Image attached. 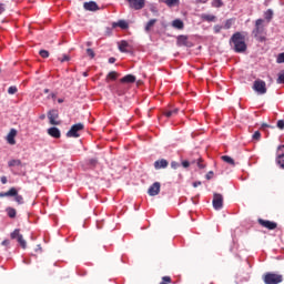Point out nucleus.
I'll use <instances>...</instances> for the list:
<instances>
[{"mask_svg": "<svg viewBox=\"0 0 284 284\" xmlns=\"http://www.w3.org/2000/svg\"><path fill=\"white\" fill-rule=\"evenodd\" d=\"M48 119H49V123L51 125H61V121H58L57 119H59V111L53 109L50 110L48 112Z\"/></svg>", "mask_w": 284, "mask_h": 284, "instance_id": "nucleus-7", "label": "nucleus"}, {"mask_svg": "<svg viewBox=\"0 0 284 284\" xmlns=\"http://www.w3.org/2000/svg\"><path fill=\"white\" fill-rule=\"evenodd\" d=\"M205 179L207 181H211V179H214V171H210L209 173H206Z\"/></svg>", "mask_w": 284, "mask_h": 284, "instance_id": "nucleus-44", "label": "nucleus"}, {"mask_svg": "<svg viewBox=\"0 0 284 284\" xmlns=\"http://www.w3.org/2000/svg\"><path fill=\"white\" fill-rule=\"evenodd\" d=\"M14 136H17V131L14 129H11L7 135V142L9 143V145L17 144V140H14Z\"/></svg>", "mask_w": 284, "mask_h": 284, "instance_id": "nucleus-15", "label": "nucleus"}, {"mask_svg": "<svg viewBox=\"0 0 284 284\" xmlns=\"http://www.w3.org/2000/svg\"><path fill=\"white\" fill-rule=\"evenodd\" d=\"M121 28L122 30H128V28H130V26L128 24V22L125 20H120L118 21V23H113V28Z\"/></svg>", "mask_w": 284, "mask_h": 284, "instance_id": "nucleus-18", "label": "nucleus"}, {"mask_svg": "<svg viewBox=\"0 0 284 284\" xmlns=\"http://www.w3.org/2000/svg\"><path fill=\"white\" fill-rule=\"evenodd\" d=\"M253 90L257 94H267V84L265 83V81L257 79L253 83Z\"/></svg>", "mask_w": 284, "mask_h": 284, "instance_id": "nucleus-5", "label": "nucleus"}, {"mask_svg": "<svg viewBox=\"0 0 284 284\" xmlns=\"http://www.w3.org/2000/svg\"><path fill=\"white\" fill-rule=\"evenodd\" d=\"M87 54H88V57H90V59H94V57H95L94 50H92V49H87Z\"/></svg>", "mask_w": 284, "mask_h": 284, "instance_id": "nucleus-42", "label": "nucleus"}, {"mask_svg": "<svg viewBox=\"0 0 284 284\" xmlns=\"http://www.w3.org/2000/svg\"><path fill=\"white\" fill-rule=\"evenodd\" d=\"M221 30H223V27H221L219 24L214 27L215 34H219V32H221Z\"/></svg>", "mask_w": 284, "mask_h": 284, "instance_id": "nucleus-47", "label": "nucleus"}, {"mask_svg": "<svg viewBox=\"0 0 284 284\" xmlns=\"http://www.w3.org/2000/svg\"><path fill=\"white\" fill-rule=\"evenodd\" d=\"M222 161H224V163H229V165H235L234 159L230 155H223Z\"/></svg>", "mask_w": 284, "mask_h": 284, "instance_id": "nucleus-28", "label": "nucleus"}, {"mask_svg": "<svg viewBox=\"0 0 284 284\" xmlns=\"http://www.w3.org/2000/svg\"><path fill=\"white\" fill-rule=\"evenodd\" d=\"M275 163L281 170H284V158H275Z\"/></svg>", "mask_w": 284, "mask_h": 284, "instance_id": "nucleus-34", "label": "nucleus"}, {"mask_svg": "<svg viewBox=\"0 0 284 284\" xmlns=\"http://www.w3.org/2000/svg\"><path fill=\"white\" fill-rule=\"evenodd\" d=\"M164 3H165L169 8H174V6H179V0H164Z\"/></svg>", "mask_w": 284, "mask_h": 284, "instance_id": "nucleus-32", "label": "nucleus"}, {"mask_svg": "<svg viewBox=\"0 0 284 284\" xmlns=\"http://www.w3.org/2000/svg\"><path fill=\"white\" fill-rule=\"evenodd\" d=\"M178 113H179V109H174V110L165 111L164 116H166V119H170V118L174 116V114H178Z\"/></svg>", "mask_w": 284, "mask_h": 284, "instance_id": "nucleus-29", "label": "nucleus"}, {"mask_svg": "<svg viewBox=\"0 0 284 284\" xmlns=\"http://www.w3.org/2000/svg\"><path fill=\"white\" fill-rule=\"evenodd\" d=\"M153 165L155 170H165V168L170 165V162H168L165 159H161L156 160Z\"/></svg>", "mask_w": 284, "mask_h": 284, "instance_id": "nucleus-12", "label": "nucleus"}, {"mask_svg": "<svg viewBox=\"0 0 284 284\" xmlns=\"http://www.w3.org/2000/svg\"><path fill=\"white\" fill-rule=\"evenodd\" d=\"M11 239H17L18 243L20 244V246L22 247V250H26V247H28V243L26 242V240H23V235L20 233L19 229H16L12 233H11Z\"/></svg>", "mask_w": 284, "mask_h": 284, "instance_id": "nucleus-6", "label": "nucleus"}, {"mask_svg": "<svg viewBox=\"0 0 284 284\" xmlns=\"http://www.w3.org/2000/svg\"><path fill=\"white\" fill-rule=\"evenodd\" d=\"M262 130L265 129V128H270V125L267 123H262Z\"/></svg>", "mask_w": 284, "mask_h": 284, "instance_id": "nucleus-55", "label": "nucleus"}, {"mask_svg": "<svg viewBox=\"0 0 284 284\" xmlns=\"http://www.w3.org/2000/svg\"><path fill=\"white\" fill-rule=\"evenodd\" d=\"M2 185H6V183H8V178H6V175L1 176L0 179Z\"/></svg>", "mask_w": 284, "mask_h": 284, "instance_id": "nucleus-48", "label": "nucleus"}, {"mask_svg": "<svg viewBox=\"0 0 284 284\" xmlns=\"http://www.w3.org/2000/svg\"><path fill=\"white\" fill-rule=\"evenodd\" d=\"M128 48H130V43H128V41L122 40V41L119 43V50H120V52H129Z\"/></svg>", "mask_w": 284, "mask_h": 284, "instance_id": "nucleus-19", "label": "nucleus"}, {"mask_svg": "<svg viewBox=\"0 0 284 284\" xmlns=\"http://www.w3.org/2000/svg\"><path fill=\"white\" fill-rule=\"evenodd\" d=\"M17 194V189L11 187L9 191L7 192H1L0 193V199H3L4 196H13Z\"/></svg>", "mask_w": 284, "mask_h": 284, "instance_id": "nucleus-20", "label": "nucleus"}, {"mask_svg": "<svg viewBox=\"0 0 284 284\" xmlns=\"http://www.w3.org/2000/svg\"><path fill=\"white\" fill-rule=\"evenodd\" d=\"M212 8H223V0H213L211 3Z\"/></svg>", "mask_w": 284, "mask_h": 284, "instance_id": "nucleus-33", "label": "nucleus"}, {"mask_svg": "<svg viewBox=\"0 0 284 284\" xmlns=\"http://www.w3.org/2000/svg\"><path fill=\"white\" fill-rule=\"evenodd\" d=\"M119 77V73H116V71H111L109 72V74L106 75V81L111 80V81H116Z\"/></svg>", "mask_w": 284, "mask_h": 284, "instance_id": "nucleus-27", "label": "nucleus"}, {"mask_svg": "<svg viewBox=\"0 0 284 284\" xmlns=\"http://www.w3.org/2000/svg\"><path fill=\"white\" fill-rule=\"evenodd\" d=\"M7 214H8L9 219H16L17 210L13 207H7Z\"/></svg>", "mask_w": 284, "mask_h": 284, "instance_id": "nucleus-26", "label": "nucleus"}, {"mask_svg": "<svg viewBox=\"0 0 284 284\" xmlns=\"http://www.w3.org/2000/svg\"><path fill=\"white\" fill-rule=\"evenodd\" d=\"M83 8L89 12H97V10H99V4H97L94 1L84 2Z\"/></svg>", "mask_w": 284, "mask_h": 284, "instance_id": "nucleus-13", "label": "nucleus"}, {"mask_svg": "<svg viewBox=\"0 0 284 284\" xmlns=\"http://www.w3.org/2000/svg\"><path fill=\"white\" fill-rule=\"evenodd\" d=\"M156 21H158L156 19H151V20L146 23V26H145V28H144L145 32H150V30H152V28H154Z\"/></svg>", "mask_w": 284, "mask_h": 284, "instance_id": "nucleus-24", "label": "nucleus"}, {"mask_svg": "<svg viewBox=\"0 0 284 284\" xmlns=\"http://www.w3.org/2000/svg\"><path fill=\"white\" fill-rule=\"evenodd\" d=\"M17 92H19V89H17V87H10L8 89V94H17Z\"/></svg>", "mask_w": 284, "mask_h": 284, "instance_id": "nucleus-40", "label": "nucleus"}, {"mask_svg": "<svg viewBox=\"0 0 284 284\" xmlns=\"http://www.w3.org/2000/svg\"><path fill=\"white\" fill-rule=\"evenodd\" d=\"M202 19H203L204 21L212 22V21H216V16H212V14H202Z\"/></svg>", "mask_w": 284, "mask_h": 284, "instance_id": "nucleus-30", "label": "nucleus"}, {"mask_svg": "<svg viewBox=\"0 0 284 284\" xmlns=\"http://www.w3.org/2000/svg\"><path fill=\"white\" fill-rule=\"evenodd\" d=\"M172 26H173L176 30H183V28H184V23L182 22L181 19H175V20H173Z\"/></svg>", "mask_w": 284, "mask_h": 284, "instance_id": "nucleus-22", "label": "nucleus"}, {"mask_svg": "<svg viewBox=\"0 0 284 284\" xmlns=\"http://www.w3.org/2000/svg\"><path fill=\"white\" fill-rule=\"evenodd\" d=\"M171 168L178 170V168H181V164H179V162H171Z\"/></svg>", "mask_w": 284, "mask_h": 284, "instance_id": "nucleus-46", "label": "nucleus"}, {"mask_svg": "<svg viewBox=\"0 0 284 284\" xmlns=\"http://www.w3.org/2000/svg\"><path fill=\"white\" fill-rule=\"evenodd\" d=\"M151 12H156V9H154V8H151Z\"/></svg>", "mask_w": 284, "mask_h": 284, "instance_id": "nucleus-57", "label": "nucleus"}, {"mask_svg": "<svg viewBox=\"0 0 284 284\" xmlns=\"http://www.w3.org/2000/svg\"><path fill=\"white\" fill-rule=\"evenodd\" d=\"M277 128H278L280 130H284V120H278V121H277Z\"/></svg>", "mask_w": 284, "mask_h": 284, "instance_id": "nucleus-45", "label": "nucleus"}, {"mask_svg": "<svg viewBox=\"0 0 284 284\" xmlns=\"http://www.w3.org/2000/svg\"><path fill=\"white\" fill-rule=\"evenodd\" d=\"M23 162H21L19 159H13L8 162L9 168H23Z\"/></svg>", "mask_w": 284, "mask_h": 284, "instance_id": "nucleus-17", "label": "nucleus"}, {"mask_svg": "<svg viewBox=\"0 0 284 284\" xmlns=\"http://www.w3.org/2000/svg\"><path fill=\"white\" fill-rule=\"evenodd\" d=\"M49 136H52L53 139H61V131L57 126H52L48 129Z\"/></svg>", "mask_w": 284, "mask_h": 284, "instance_id": "nucleus-14", "label": "nucleus"}, {"mask_svg": "<svg viewBox=\"0 0 284 284\" xmlns=\"http://www.w3.org/2000/svg\"><path fill=\"white\" fill-rule=\"evenodd\" d=\"M283 150H284V144H282V145H280V146L277 148L276 159H284V152H283Z\"/></svg>", "mask_w": 284, "mask_h": 284, "instance_id": "nucleus-31", "label": "nucleus"}, {"mask_svg": "<svg viewBox=\"0 0 284 284\" xmlns=\"http://www.w3.org/2000/svg\"><path fill=\"white\" fill-rule=\"evenodd\" d=\"M190 165V161L185 160L182 162L183 168H187Z\"/></svg>", "mask_w": 284, "mask_h": 284, "instance_id": "nucleus-51", "label": "nucleus"}, {"mask_svg": "<svg viewBox=\"0 0 284 284\" xmlns=\"http://www.w3.org/2000/svg\"><path fill=\"white\" fill-rule=\"evenodd\" d=\"M14 196V201L16 203H18V205H23L24 201H23V195L19 194V191L16 190V195Z\"/></svg>", "mask_w": 284, "mask_h": 284, "instance_id": "nucleus-23", "label": "nucleus"}, {"mask_svg": "<svg viewBox=\"0 0 284 284\" xmlns=\"http://www.w3.org/2000/svg\"><path fill=\"white\" fill-rule=\"evenodd\" d=\"M85 130V125L83 123H77L71 126V129L67 132L68 139H79L81 136L80 132Z\"/></svg>", "mask_w": 284, "mask_h": 284, "instance_id": "nucleus-3", "label": "nucleus"}, {"mask_svg": "<svg viewBox=\"0 0 284 284\" xmlns=\"http://www.w3.org/2000/svg\"><path fill=\"white\" fill-rule=\"evenodd\" d=\"M2 245H4V246L10 245V241H9V240H4V241H2Z\"/></svg>", "mask_w": 284, "mask_h": 284, "instance_id": "nucleus-53", "label": "nucleus"}, {"mask_svg": "<svg viewBox=\"0 0 284 284\" xmlns=\"http://www.w3.org/2000/svg\"><path fill=\"white\" fill-rule=\"evenodd\" d=\"M263 282L265 284H280L283 283V275L268 272L263 275Z\"/></svg>", "mask_w": 284, "mask_h": 284, "instance_id": "nucleus-4", "label": "nucleus"}, {"mask_svg": "<svg viewBox=\"0 0 284 284\" xmlns=\"http://www.w3.org/2000/svg\"><path fill=\"white\" fill-rule=\"evenodd\" d=\"M265 20L257 19L255 21V28L252 31L253 37L256 38L257 41L263 43L265 41Z\"/></svg>", "mask_w": 284, "mask_h": 284, "instance_id": "nucleus-2", "label": "nucleus"}, {"mask_svg": "<svg viewBox=\"0 0 284 284\" xmlns=\"http://www.w3.org/2000/svg\"><path fill=\"white\" fill-rule=\"evenodd\" d=\"M161 192V183L154 182L148 190L149 196H159Z\"/></svg>", "mask_w": 284, "mask_h": 284, "instance_id": "nucleus-11", "label": "nucleus"}, {"mask_svg": "<svg viewBox=\"0 0 284 284\" xmlns=\"http://www.w3.org/2000/svg\"><path fill=\"white\" fill-rule=\"evenodd\" d=\"M199 185H202L201 181L194 182L193 187H199Z\"/></svg>", "mask_w": 284, "mask_h": 284, "instance_id": "nucleus-52", "label": "nucleus"}, {"mask_svg": "<svg viewBox=\"0 0 284 284\" xmlns=\"http://www.w3.org/2000/svg\"><path fill=\"white\" fill-rule=\"evenodd\" d=\"M197 168H200V170H204L205 164H203V159L199 158L197 159Z\"/></svg>", "mask_w": 284, "mask_h": 284, "instance_id": "nucleus-43", "label": "nucleus"}, {"mask_svg": "<svg viewBox=\"0 0 284 284\" xmlns=\"http://www.w3.org/2000/svg\"><path fill=\"white\" fill-rule=\"evenodd\" d=\"M58 103H63V100H61V99H60V100H58Z\"/></svg>", "mask_w": 284, "mask_h": 284, "instance_id": "nucleus-58", "label": "nucleus"}, {"mask_svg": "<svg viewBox=\"0 0 284 284\" xmlns=\"http://www.w3.org/2000/svg\"><path fill=\"white\" fill-rule=\"evenodd\" d=\"M131 10H143L145 0H126Z\"/></svg>", "mask_w": 284, "mask_h": 284, "instance_id": "nucleus-8", "label": "nucleus"}, {"mask_svg": "<svg viewBox=\"0 0 284 284\" xmlns=\"http://www.w3.org/2000/svg\"><path fill=\"white\" fill-rule=\"evenodd\" d=\"M257 223L262 226L265 227L266 230H276L278 227V224L276 222H272L270 220H263L258 219Z\"/></svg>", "mask_w": 284, "mask_h": 284, "instance_id": "nucleus-9", "label": "nucleus"}, {"mask_svg": "<svg viewBox=\"0 0 284 284\" xmlns=\"http://www.w3.org/2000/svg\"><path fill=\"white\" fill-rule=\"evenodd\" d=\"M118 94H119V97H122L123 91H119V90H118Z\"/></svg>", "mask_w": 284, "mask_h": 284, "instance_id": "nucleus-56", "label": "nucleus"}, {"mask_svg": "<svg viewBox=\"0 0 284 284\" xmlns=\"http://www.w3.org/2000/svg\"><path fill=\"white\" fill-rule=\"evenodd\" d=\"M276 83H278V84H283V83H284V70H282V71L277 74Z\"/></svg>", "mask_w": 284, "mask_h": 284, "instance_id": "nucleus-35", "label": "nucleus"}, {"mask_svg": "<svg viewBox=\"0 0 284 284\" xmlns=\"http://www.w3.org/2000/svg\"><path fill=\"white\" fill-rule=\"evenodd\" d=\"M39 54L42 59H48V57H50V52H48V50H40Z\"/></svg>", "mask_w": 284, "mask_h": 284, "instance_id": "nucleus-38", "label": "nucleus"}, {"mask_svg": "<svg viewBox=\"0 0 284 284\" xmlns=\"http://www.w3.org/2000/svg\"><path fill=\"white\" fill-rule=\"evenodd\" d=\"M213 207H214V210H223V195L222 194L214 193Z\"/></svg>", "mask_w": 284, "mask_h": 284, "instance_id": "nucleus-10", "label": "nucleus"}, {"mask_svg": "<svg viewBox=\"0 0 284 284\" xmlns=\"http://www.w3.org/2000/svg\"><path fill=\"white\" fill-rule=\"evenodd\" d=\"M276 63H284V52L277 55Z\"/></svg>", "mask_w": 284, "mask_h": 284, "instance_id": "nucleus-41", "label": "nucleus"}, {"mask_svg": "<svg viewBox=\"0 0 284 284\" xmlns=\"http://www.w3.org/2000/svg\"><path fill=\"white\" fill-rule=\"evenodd\" d=\"M273 17H274V11H272V9H268L264 12V18L268 23L270 21H272Z\"/></svg>", "mask_w": 284, "mask_h": 284, "instance_id": "nucleus-25", "label": "nucleus"}, {"mask_svg": "<svg viewBox=\"0 0 284 284\" xmlns=\"http://www.w3.org/2000/svg\"><path fill=\"white\" fill-rule=\"evenodd\" d=\"M83 77H88V72H84V73H83Z\"/></svg>", "mask_w": 284, "mask_h": 284, "instance_id": "nucleus-59", "label": "nucleus"}, {"mask_svg": "<svg viewBox=\"0 0 284 284\" xmlns=\"http://www.w3.org/2000/svg\"><path fill=\"white\" fill-rule=\"evenodd\" d=\"M234 23V20L233 19H229L225 21L224 23V29L225 30H230V28H232V24Z\"/></svg>", "mask_w": 284, "mask_h": 284, "instance_id": "nucleus-37", "label": "nucleus"}, {"mask_svg": "<svg viewBox=\"0 0 284 284\" xmlns=\"http://www.w3.org/2000/svg\"><path fill=\"white\" fill-rule=\"evenodd\" d=\"M231 43L234 45V51L237 53H243L247 50V44L245 43V36L242 32H235L231 37Z\"/></svg>", "mask_w": 284, "mask_h": 284, "instance_id": "nucleus-1", "label": "nucleus"}, {"mask_svg": "<svg viewBox=\"0 0 284 284\" xmlns=\"http://www.w3.org/2000/svg\"><path fill=\"white\" fill-rule=\"evenodd\" d=\"M99 164V159L98 158H91L89 159V165H91L92 168H95V165Z\"/></svg>", "mask_w": 284, "mask_h": 284, "instance_id": "nucleus-36", "label": "nucleus"}, {"mask_svg": "<svg viewBox=\"0 0 284 284\" xmlns=\"http://www.w3.org/2000/svg\"><path fill=\"white\" fill-rule=\"evenodd\" d=\"M253 141H261V131H255L252 135Z\"/></svg>", "mask_w": 284, "mask_h": 284, "instance_id": "nucleus-39", "label": "nucleus"}, {"mask_svg": "<svg viewBox=\"0 0 284 284\" xmlns=\"http://www.w3.org/2000/svg\"><path fill=\"white\" fill-rule=\"evenodd\" d=\"M178 45H190V42L187 41L186 36H180L178 37Z\"/></svg>", "mask_w": 284, "mask_h": 284, "instance_id": "nucleus-21", "label": "nucleus"}, {"mask_svg": "<svg viewBox=\"0 0 284 284\" xmlns=\"http://www.w3.org/2000/svg\"><path fill=\"white\" fill-rule=\"evenodd\" d=\"M120 83H136V77L132 74H126L120 79Z\"/></svg>", "mask_w": 284, "mask_h": 284, "instance_id": "nucleus-16", "label": "nucleus"}, {"mask_svg": "<svg viewBox=\"0 0 284 284\" xmlns=\"http://www.w3.org/2000/svg\"><path fill=\"white\" fill-rule=\"evenodd\" d=\"M116 62V58H109V63H115Z\"/></svg>", "mask_w": 284, "mask_h": 284, "instance_id": "nucleus-54", "label": "nucleus"}, {"mask_svg": "<svg viewBox=\"0 0 284 284\" xmlns=\"http://www.w3.org/2000/svg\"><path fill=\"white\" fill-rule=\"evenodd\" d=\"M4 10H6V4L0 3V14H3Z\"/></svg>", "mask_w": 284, "mask_h": 284, "instance_id": "nucleus-49", "label": "nucleus"}, {"mask_svg": "<svg viewBox=\"0 0 284 284\" xmlns=\"http://www.w3.org/2000/svg\"><path fill=\"white\" fill-rule=\"evenodd\" d=\"M61 63H64V61H70V57L69 55H63L62 59H60Z\"/></svg>", "mask_w": 284, "mask_h": 284, "instance_id": "nucleus-50", "label": "nucleus"}, {"mask_svg": "<svg viewBox=\"0 0 284 284\" xmlns=\"http://www.w3.org/2000/svg\"><path fill=\"white\" fill-rule=\"evenodd\" d=\"M40 119H45V115H41Z\"/></svg>", "mask_w": 284, "mask_h": 284, "instance_id": "nucleus-60", "label": "nucleus"}]
</instances>
